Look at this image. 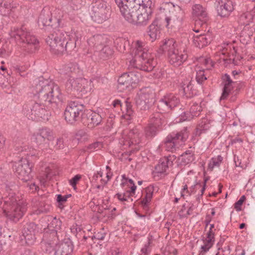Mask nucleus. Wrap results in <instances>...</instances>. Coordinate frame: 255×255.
<instances>
[{
  "instance_id": "f257e3e1",
  "label": "nucleus",
  "mask_w": 255,
  "mask_h": 255,
  "mask_svg": "<svg viewBox=\"0 0 255 255\" xmlns=\"http://www.w3.org/2000/svg\"><path fill=\"white\" fill-rule=\"evenodd\" d=\"M34 100L25 107L26 117L33 121H48L51 115L46 107L50 104L57 105L62 102L59 87L54 83L39 81L36 86Z\"/></svg>"
},
{
  "instance_id": "f03ea898",
  "label": "nucleus",
  "mask_w": 255,
  "mask_h": 255,
  "mask_svg": "<svg viewBox=\"0 0 255 255\" xmlns=\"http://www.w3.org/2000/svg\"><path fill=\"white\" fill-rule=\"evenodd\" d=\"M6 191L8 192L7 197L4 200L6 204L3 207V211L9 219L14 222H17L23 215L26 210V204L16 196L15 192L18 186L14 183H10L6 186Z\"/></svg>"
},
{
  "instance_id": "7ed1b4c3",
  "label": "nucleus",
  "mask_w": 255,
  "mask_h": 255,
  "mask_svg": "<svg viewBox=\"0 0 255 255\" xmlns=\"http://www.w3.org/2000/svg\"><path fill=\"white\" fill-rule=\"evenodd\" d=\"M131 2L120 7L121 14L128 22L136 25L144 26L152 17V8L138 6Z\"/></svg>"
},
{
  "instance_id": "20e7f679",
  "label": "nucleus",
  "mask_w": 255,
  "mask_h": 255,
  "mask_svg": "<svg viewBox=\"0 0 255 255\" xmlns=\"http://www.w3.org/2000/svg\"><path fill=\"white\" fill-rule=\"evenodd\" d=\"M133 54L134 58L130 61L129 66L149 72L152 70L156 64L155 55L147 52L145 43L141 41L135 42Z\"/></svg>"
},
{
  "instance_id": "39448f33",
  "label": "nucleus",
  "mask_w": 255,
  "mask_h": 255,
  "mask_svg": "<svg viewBox=\"0 0 255 255\" xmlns=\"http://www.w3.org/2000/svg\"><path fill=\"white\" fill-rule=\"evenodd\" d=\"M9 35L19 43H23L24 49L28 53L34 52L37 47L38 41L35 36L24 26L20 28L12 27Z\"/></svg>"
},
{
  "instance_id": "423d86ee",
  "label": "nucleus",
  "mask_w": 255,
  "mask_h": 255,
  "mask_svg": "<svg viewBox=\"0 0 255 255\" xmlns=\"http://www.w3.org/2000/svg\"><path fill=\"white\" fill-rule=\"evenodd\" d=\"M161 48L167 53L169 63L174 67L181 65L187 59L186 50L179 49L177 43L173 39L165 40Z\"/></svg>"
},
{
  "instance_id": "0eeeda50",
  "label": "nucleus",
  "mask_w": 255,
  "mask_h": 255,
  "mask_svg": "<svg viewBox=\"0 0 255 255\" xmlns=\"http://www.w3.org/2000/svg\"><path fill=\"white\" fill-rule=\"evenodd\" d=\"M68 38L67 32L59 29H55L46 38V42L50 48V50L54 54L61 55L66 52L65 38Z\"/></svg>"
},
{
  "instance_id": "6e6552de",
  "label": "nucleus",
  "mask_w": 255,
  "mask_h": 255,
  "mask_svg": "<svg viewBox=\"0 0 255 255\" xmlns=\"http://www.w3.org/2000/svg\"><path fill=\"white\" fill-rule=\"evenodd\" d=\"M92 19L99 23L103 22L110 16L111 9L107 2L103 0H93L89 7Z\"/></svg>"
},
{
  "instance_id": "1a4fd4ad",
  "label": "nucleus",
  "mask_w": 255,
  "mask_h": 255,
  "mask_svg": "<svg viewBox=\"0 0 255 255\" xmlns=\"http://www.w3.org/2000/svg\"><path fill=\"white\" fill-rule=\"evenodd\" d=\"M141 78L140 72L137 70L124 73L118 80V88L120 91L133 88Z\"/></svg>"
},
{
  "instance_id": "9d476101",
  "label": "nucleus",
  "mask_w": 255,
  "mask_h": 255,
  "mask_svg": "<svg viewBox=\"0 0 255 255\" xmlns=\"http://www.w3.org/2000/svg\"><path fill=\"white\" fill-rule=\"evenodd\" d=\"M141 136L142 133L137 128L132 129H126L121 133L119 143L128 146L132 144H137L140 142Z\"/></svg>"
},
{
  "instance_id": "9b49d317",
  "label": "nucleus",
  "mask_w": 255,
  "mask_h": 255,
  "mask_svg": "<svg viewBox=\"0 0 255 255\" xmlns=\"http://www.w3.org/2000/svg\"><path fill=\"white\" fill-rule=\"evenodd\" d=\"M31 167L26 158H22L18 162L14 163L13 169L19 179L27 182L31 178Z\"/></svg>"
},
{
  "instance_id": "f8f14e48",
  "label": "nucleus",
  "mask_w": 255,
  "mask_h": 255,
  "mask_svg": "<svg viewBox=\"0 0 255 255\" xmlns=\"http://www.w3.org/2000/svg\"><path fill=\"white\" fill-rule=\"evenodd\" d=\"M186 130L187 128H185L179 132L172 133L168 135L164 141L166 150L171 152L175 150L176 147L180 145L181 142H184L187 138L188 133Z\"/></svg>"
},
{
  "instance_id": "ddd939ff",
  "label": "nucleus",
  "mask_w": 255,
  "mask_h": 255,
  "mask_svg": "<svg viewBox=\"0 0 255 255\" xmlns=\"http://www.w3.org/2000/svg\"><path fill=\"white\" fill-rule=\"evenodd\" d=\"M154 102V93L147 89L141 90L136 98V105L141 110L149 109Z\"/></svg>"
},
{
  "instance_id": "4468645a",
  "label": "nucleus",
  "mask_w": 255,
  "mask_h": 255,
  "mask_svg": "<svg viewBox=\"0 0 255 255\" xmlns=\"http://www.w3.org/2000/svg\"><path fill=\"white\" fill-rule=\"evenodd\" d=\"M83 105L79 104L75 102H70L64 112L66 121L71 124H74L80 119V115H82L84 110Z\"/></svg>"
},
{
  "instance_id": "2eb2a0df",
  "label": "nucleus",
  "mask_w": 255,
  "mask_h": 255,
  "mask_svg": "<svg viewBox=\"0 0 255 255\" xmlns=\"http://www.w3.org/2000/svg\"><path fill=\"white\" fill-rule=\"evenodd\" d=\"M192 13L195 16L198 17L195 20V26H200L202 28L193 29V30L197 33L203 31V28L206 26L207 20V13L206 8L198 4H195L192 7Z\"/></svg>"
},
{
  "instance_id": "dca6fc26",
  "label": "nucleus",
  "mask_w": 255,
  "mask_h": 255,
  "mask_svg": "<svg viewBox=\"0 0 255 255\" xmlns=\"http://www.w3.org/2000/svg\"><path fill=\"white\" fill-rule=\"evenodd\" d=\"M179 104V99L172 94L165 95L158 102L157 108L160 112H169Z\"/></svg>"
},
{
  "instance_id": "f3484780",
  "label": "nucleus",
  "mask_w": 255,
  "mask_h": 255,
  "mask_svg": "<svg viewBox=\"0 0 255 255\" xmlns=\"http://www.w3.org/2000/svg\"><path fill=\"white\" fill-rule=\"evenodd\" d=\"M61 20L59 18H52L51 12L48 8H44L41 11L38 20V26L41 28L44 27L54 26L55 28L60 26Z\"/></svg>"
},
{
  "instance_id": "a211bd4d",
  "label": "nucleus",
  "mask_w": 255,
  "mask_h": 255,
  "mask_svg": "<svg viewBox=\"0 0 255 255\" xmlns=\"http://www.w3.org/2000/svg\"><path fill=\"white\" fill-rule=\"evenodd\" d=\"M37 232V227L35 223H29L24 225L22 231V236L28 245H33L36 240L35 235Z\"/></svg>"
},
{
  "instance_id": "6ab92c4d",
  "label": "nucleus",
  "mask_w": 255,
  "mask_h": 255,
  "mask_svg": "<svg viewBox=\"0 0 255 255\" xmlns=\"http://www.w3.org/2000/svg\"><path fill=\"white\" fill-rule=\"evenodd\" d=\"M82 123L89 128H93L98 126L102 121V116L98 113L92 112L82 115Z\"/></svg>"
},
{
  "instance_id": "aec40b11",
  "label": "nucleus",
  "mask_w": 255,
  "mask_h": 255,
  "mask_svg": "<svg viewBox=\"0 0 255 255\" xmlns=\"http://www.w3.org/2000/svg\"><path fill=\"white\" fill-rule=\"evenodd\" d=\"M217 8L218 14L221 17L228 16L234 10L233 3L231 0H217Z\"/></svg>"
},
{
  "instance_id": "412c9836",
  "label": "nucleus",
  "mask_w": 255,
  "mask_h": 255,
  "mask_svg": "<svg viewBox=\"0 0 255 255\" xmlns=\"http://www.w3.org/2000/svg\"><path fill=\"white\" fill-rule=\"evenodd\" d=\"M223 80L224 82V87L222 96L221 97V100L225 99L230 94L233 95H236L238 93V89L232 92L233 88V84H235L236 82L233 81L228 74H225L223 76Z\"/></svg>"
},
{
  "instance_id": "4be33fe9",
  "label": "nucleus",
  "mask_w": 255,
  "mask_h": 255,
  "mask_svg": "<svg viewBox=\"0 0 255 255\" xmlns=\"http://www.w3.org/2000/svg\"><path fill=\"white\" fill-rule=\"evenodd\" d=\"M176 159L174 155H169L159 160L158 164L155 167V171L158 173L165 172L169 166L172 165L173 161Z\"/></svg>"
},
{
  "instance_id": "5701e85b",
  "label": "nucleus",
  "mask_w": 255,
  "mask_h": 255,
  "mask_svg": "<svg viewBox=\"0 0 255 255\" xmlns=\"http://www.w3.org/2000/svg\"><path fill=\"white\" fill-rule=\"evenodd\" d=\"M65 87L66 90L68 93H73V94H75L76 93L80 92V91H82V88H81V78H70L66 82Z\"/></svg>"
},
{
  "instance_id": "b1692460",
  "label": "nucleus",
  "mask_w": 255,
  "mask_h": 255,
  "mask_svg": "<svg viewBox=\"0 0 255 255\" xmlns=\"http://www.w3.org/2000/svg\"><path fill=\"white\" fill-rule=\"evenodd\" d=\"M193 42L194 45L199 48L206 46L210 41L211 37L209 34L207 33H201L200 34H194Z\"/></svg>"
},
{
  "instance_id": "393cba45",
  "label": "nucleus",
  "mask_w": 255,
  "mask_h": 255,
  "mask_svg": "<svg viewBox=\"0 0 255 255\" xmlns=\"http://www.w3.org/2000/svg\"><path fill=\"white\" fill-rule=\"evenodd\" d=\"M157 117H153L151 120L152 123L146 128L145 129V135L148 137H152L155 136L157 132V127L162 124L161 119Z\"/></svg>"
},
{
  "instance_id": "a878e982",
  "label": "nucleus",
  "mask_w": 255,
  "mask_h": 255,
  "mask_svg": "<svg viewBox=\"0 0 255 255\" xmlns=\"http://www.w3.org/2000/svg\"><path fill=\"white\" fill-rule=\"evenodd\" d=\"M114 50L110 46L105 45L101 48L95 52V56L98 57L99 60H107L113 56Z\"/></svg>"
},
{
  "instance_id": "bb28decb",
  "label": "nucleus",
  "mask_w": 255,
  "mask_h": 255,
  "mask_svg": "<svg viewBox=\"0 0 255 255\" xmlns=\"http://www.w3.org/2000/svg\"><path fill=\"white\" fill-rule=\"evenodd\" d=\"M62 74L72 77L79 73L80 70L78 64L76 63H69L63 66L60 69Z\"/></svg>"
},
{
  "instance_id": "cd10ccee",
  "label": "nucleus",
  "mask_w": 255,
  "mask_h": 255,
  "mask_svg": "<svg viewBox=\"0 0 255 255\" xmlns=\"http://www.w3.org/2000/svg\"><path fill=\"white\" fill-rule=\"evenodd\" d=\"M105 42V40L104 36L99 34L91 37L88 40L89 45L90 46L95 47L96 49V51H98L104 46Z\"/></svg>"
},
{
  "instance_id": "c85d7f7f",
  "label": "nucleus",
  "mask_w": 255,
  "mask_h": 255,
  "mask_svg": "<svg viewBox=\"0 0 255 255\" xmlns=\"http://www.w3.org/2000/svg\"><path fill=\"white\" fill-rule=\"evenodd\" d=\"M250 10L251 11L244 12L240 15L239 22L241 24L245 26H250V23L252 22L255 13L253 12L252 8Z\"/></svg>"
},
{
  "instance_id": "c756f323",
  "label": "nucleus",
  "mask_w": 255,
  "mask_h": 255,
  "mask_svg": "<svg viewBox=\"0 0 255 255\" xmlns=\"http://www.w3.org/2000/svg\"><path fill=\"white\" fill-rule=\"evenodd\" d=\"M148 29V35L150 37V40L153 42L159 36L160 33L159 27L157 26V22L156 20L153 21L149 25Z\"/></svg>"
},
{
  "instance_id": "7c9ffc66",
  "label": "nucleus",
  "mask_w": 255,
  "mask_h": 255,
  "mask_svg": "<svg viewBox=\"0 0 255 255\" xmlns=\"http://www.w3.org/2000/svg\"><path fill=\"white\" fill-rule=\"evenodd\" d=\"M73 248L71 245L64 243L60 244L55 251L54 255H71Z\"/></svg>"
},
{
  "instance_id": "2f4dec72",
  "label": "nucleus",
  "mask_w": 255,
  "mask_h": 255,
  "mask_svg": "<svg viewBox=\"0 0 255 255\" xmlns=\"http://www.w3.org/2000/svg\"><path fill=\"white\" fill-rule=\"evenodd\" d=\"M255 29L250 26H245L240 33L241 41L245 43L247 42L252 36Z\"/></svg>"
},
{
  "instance_id": "473e14b6",
  "label": "nucleus",
  "mask_w": 255,
  "mask_h": 255,
  "mask_svg": "<svg viewBox=\"0 0 255 255\" xmlns=\"http://www.w3.org/2000/svg\"><path fill=\"white\" fill-rule=\"evenodd\" d=\"M210 128V125L207 119H202L198 124L195 134L196 135L200 136L201 133L204 132Z\"/></svg>"
},
{
  "instance_id": "72a5a7b5",
  "label": "nucleus",
  "mask_w": 255,
  "mask_h": 255,
  "mask_svg": "<svg viewBox=\"0 0 255 255\" xmlns=\"http://www.w3.org/2000/svg\"><path fill=\"white\" fill-rule=\"evenodd\" d=\"M178 10L179 11L178 12H176V10L173 8L171 11L170 15L165 18V21L167 23L166 25L167 27L168 26L170 22L174 23L180 17L182 11L179 7H178ZM169 11L170 12V11Z\"/></svg>"
},
{
  "instance_id": "f704fd0d",
  "label": "nucleus",
  "mask_w": 255,
  "mask_h": 255,
  "mask_svg": "<svg viewBox=\"0 0 255 255\" xmlns=\"http://www.w3.org/2000/svg\"><path fill=\"white\" fill-rule=\"evenodd\" d=\"M92 82L91 80L81 78V88H82V91H80V92L85 94L91 92L93 87Z\"/></svg>"
},
{
  "instance_id": "c9c22d12",
  "label": "nucleus",
  "mask_w": 255,
  "mask_h": 255,
  "mask_svg": "<svg viewBox=\"0 0 255 255\" xmlns=\"http://www.w3.org/2000/svg\"><path fill=\"white\" fill-rule=\"evenodd\" d=\"M11 7V4L9 1H3L2 0H0V12L2 15H6L9 14Z\"/></svg>"
},
{
  "instance_id": "e433bc0d",
  "label": "nucleus",
  "mask_w": 255,
  "mask_h": 255,
  "mask_svg": "<svg viewBox=\"0 0 255 255\" xmlns=\"http://www.w3.org/2000/svg\"><path fill=\"white\" fill-rule=\"evenodd\" d=\"M41 135L43 137L44 140L47 139L49 141L53 140L54 136L53 132L49 128H42L40 129L39 131Z\"/></svg>"
},
{
  "instance_id": "4c0bfd02",
  "label": "nucleus",
  "mask_w": 255,
  "mask_h": 255,
  "mask_svg": "<svg viewBox=\"0 0 255 255\" xmlns=\"http://www.w3.org/2000/svg\"><path fill=\"white\" fill-rule=\"evenodd\" d=\"M62 222L59 219L54 218L52 219L51 223L48 225V228L51 230L57 232L61 229Z\"/></svg>"
},
{
  "instance_id": "58836bf2",
  "label": "nucleus",
  "mask_w": 255,
  "mask_h": 255,
  "mask_svg": "<svg viewBox=\"0 0 255 255\" xmlns=\"http://www.w3.org/2000/svg\"><path fill=\"white\" fill-rule=\"evenodd\" d=\"M145 191L146 195L142 201V203L144 206H146L147 204L150 201L153 193V187L148 186L145 188Z\"/></svg>"
},
{
  "instance_id": "ea45409f",
  "label": "nucleus",
  "mask_w": 255,
  "mask_h": 255,
  "mask_svg": "<svg viewBox=\"0 0 255 255\" xmlns=\"http://www.w3.org/2000/svg\"><path fill=\"white\" fill-rule=\"evenodd\" d=\"M129 2L133 3V5H138V6L149 7V8H151L152 4V0H131Z\"/></svg>"
},
{
  "instance_id": "a19ab883",
  "label": "nucleus",
  "mask_w": 255,
  "mask_h": 255,
  "mask_svg": "<svg viewBox=\"0 0 255 255\" xmlns=\"http://www.w3.org/2000/svg\"><path fill=\"white\" fill-rule=\"evenodd\" d=\"M15 150L17 151L18 153L20 152H27V149H28V146L26 143L23 142H21V141H16V143L14 145ZM25 154V153H24ZM25 154H28V153H26Z\"/></svg>"
},
{
  "instance_id": "79ce46f5",
  "label": "nucleus",
  "mask_w": 255,
  "mask_h": 255,
  "mask_svg": "<svg viewBox=\"0 0 255 255\" xmlns=\"http://www.w3.org/2000/svg\"><path fill=\"white\" fill-rule=\"evenodd\" d=\"M182 160L186 163H189L194 160L193 154L190 151H185L182 155Z\"/></svg>"
},
{
  "instance_id": "37998d69",
  "label": "nucleus",
  "mask_w": 255,
  "mask_h": 255,
  "mask_svg": "<svg viewBox=\"0 0 255 255\" xmlns=\"http://www.w3.org/2000/svg\"><path fill=\"white\" fill-rule=\"evenodd\" d=\"M202 111V108L198 104L195 103L191 107L190 110V113L193 118L199 115L200 112Z\"/></svg>"
},
{
  "instance_id": "c03bdc74",
  "label": "nucleus",
  "mask_w": 255,
  "mask_h": 255,
  "mask_svg": "<svg viewBox=\"0 0 255 255\" xmlns=\"http://www.w3.org/2000/svg\"><path fill=\"white\" fill-rule=\"evenodd\" d=\"M51 143H49L51 147H54L56 149L62 148L64 147L63 140L62 138H58L55 141L54 139Z\"/></svg>"
},
{
  "instance_id": "a18cd8bd",
  "label": "nucleus",
  "mask_w": 255,
  "mask_h": 255,
  "mask_svg": "<svg viewBox=\"0 0 255 255\" xmlns=\"http://www.w3.org/2000/svg\"><path fill=\"white\" fill-rule=\"evenodd\" d=\"M75 138L78 141L83 142L88 139V135L84 130H79L76 132Z\"/></svg>"
},
{
  "instance_id": "49530a36",
  "label": "nucleus",
  "mask_w": 255,
  "mask_h": 255,
  "mask_svg": "<svg viewBox=\"0 0 255 255\" xmlns=\"http://www.w3.org/2000/svg\"><path fill=\"white\" fill-rule=\"evenodd\" d=\"M69 39V36L68 35V38H65V44H64L66 46V52H71L76 47L75 41Z\"/></svg>"
},
{
  "instance_id": "de8ad7c7",
  "label": "nucleus",
  "mask_w": 255,
  "mask_h": 255,
  "mask_svg": "<svg viewBox=\"0 0 255 255\" xmlns=\"http://www.w3.org/2000/svg\"><path fill=\"white\" fill-rule=\"evenodd\" d=\"M41 249L43 252L50 254L53 251L54 247L51 243L43 242L41 243Z\"/></svg>"
},
{
  "instance_id": "09e8293b",
  "label": "nucleus",
  "mask_w": 255,
  "mask_h": 255,
  "mask_svg": "<svg viewBox=\"0 0 255 255\" xmlns=\"http://www.w3.org/2000/svg\"><path fill=\"white\" fill-rule=\"evenodd\" d=\"M222 159L221 155L218 156L217 158H213L209 164V168L212 170L215 166H219Z\"/></svg>"
},
{
  "instance_id": "8fccbe9b",
  "label": "nucleus",
  "mask_w": 255,
  "mask_h": 255,
  "mask_svg": "<svg viewBox=\"0 0 255 255\" xmlns=\"http://www.w3.org/2000/svg\"><path fill=\"white\" fill-rule=\"evenodd\" d=\"M204 70H199L197 71L196 79L198 83L201 84L206 80H207L206 77L204 74Z\"/></svg>"
},
{
  "instance_id": "3c124183",
  "label": "nucleus",
  "mask_w": 255,
  "mask_h": 255,
  "mask_svg": "<svg viewBox=\"0 0 255 255\" xmlns=\"http://www.w3.org/2000/svg\"><path fill=\"white\" fill-rule=\"evenodd\" d=\"M193 118L192 116L191 115V114L188 112H184L183 114H181L179 118V121H176V122H181L185 121H189L191 119Z\"/></svg>"
},
{
  "instance_id": "603ef678",
  "label": "nucleus",
  "mask_w": 255,
  "mask_h": 255,
  "mask_svg": "<svg viewBox=\"0 0 255 255\" xmlns=\"http://www.w3.org/2000/svg\"><path fill=\"white\" fill-rule=\"evenodd\" d=\"M246 200L245 195H243L240 199L235 204L234 208L237 211H240L241 210V206Z\"/></svg>"
},
{
  "instance_id": "864d4df0",
  "label": "nucleus",
  "mask_w": 255,
  "mask_h": 255,
  "mask_svg": "<svg viewBox=\"0 0 255 255\" xmlns=\"http://www.w3.org/2000/svg\"><path fill=\"white\" fill-rule=\"evenodd\" d=\"M208 242L214 244L215 242V233L214 232L208 231L207 234V238L204 240Z\"/></svg>"
},
{
  "instance_id": "5fc2aeb1",
  "label": "nucleus",
  "mask_w": 255,
  "mask_h": 255,
  "mask_svg": "<svg viewBox=\"0 0 255 255\" xmlns=\"http://www.w3.org/2000/svg\"><path fill=\"white\" fill-rule=\"evenodd\" d=\"M81 178V176L79 174H77L69 180V183L70 185L75 189L76 188V185L77 182L80 180Z\"/></svg>"
},
{
  "instance_id": "6e6d98bb",
  "label": "nucleus",
  "mask_w": 255,
  "mask_h": 255,
  "mask_svg": "<svg viewBox=\"0 0 255 255\" xmlns=\"http://www.w3.org/2000/svg\"><path fill=\"white\" fill-rule=\"evenodd\" d=\"M203 241L204 245L201 246L200 249L201 250L203 251L204 252H207L212 247L214 244L204 240H203Z\"/></svg>"
},
{
  "instance_id": "4d7b16f0",
  "label": "nucleus",
  "mask_w": 255,
  "mask_h": 255,
  "mask_svg": "<svg viewBox=\"0 0 255 255\" xmlns=\"http://www.w3.org/2000/svg\"><path fill=\"white\" fill-rule=\"evenodd\" d=\"M33 136L34 137L35 141L38 144H41L45 141L42 135H41L39 131L36 133H35L33 135Z\"/></svg>"
},
{
  "instance_id": "13d9d810",
  "label": "nucleus",
  "mask_w": 255,
  "mask_h": 255,
  "mask_svg": "<svg viewBox=\"0 0 255 255\" xmlns=\"http://www.w3.org/2000/svg\"><path fill=\"white\" fill-rule=\"evenodd\" d=\"M126 116L130 118L133 115V111L131 109V106L129 103L126 102Z\"/></svg>"
},
{
  "instance_id": "bf43d9fd",
  "label": "nucleus",
  "mask_w": 255,
  "mask_h": 255,
  "mask_svg": "<svg viewBox=\"0 0 255 255\" xmlns=\"http://www.w3.org/2000/svg\"><path fill=\"white\" fill-rule=\"evenodd\" d=\"M192 88L193 87L190 82L186 85L184 84L183 86V90L185 94H190V92L192 90Z\"/></svg>"
},
{
  "instance_id": "052dcab7",
  "label": "nucleus",
  "mask_w": 255,
  "mask_h": 255,
  "mask_svg": "<svg viewBox=\"0 0 255 255\" xmlns=\"http://www.w3.org/2000/svg\"><path fill=\"white\" fill-rule=\"evenodd\" d=\"M28 182H29L27 184V186L29 187V189L32 190V191H36L39 188L38 186H36L35 183L30 180Z\"/></svg>"
},
{
  "instance_id": "680f3d73",
  "label": "nucleus",
  "mask_w": 255,
  "mask_h": 255,
  "mask_svg": "<svg viewBox=\"0 0 255 255\" xmlns=\"http://www.w3.org/2000/svg\"><path fill=\"white\" fill-rule=\"evenodd\" d=\"M102 143L100 142H95L89 145V149L91 150H97L102 147Z\"/></svg>"
},
{
  "instance_id": "e2e57ef3",
  "label": "nucleus",
  "mask_w": 255,
  "mask_h": 255,
  "mask_svg": "<svg viewBox=\"0 0 255 255\" xmlns=\"http://www.w3.org/2000/svg\"><path fill=\"white\" fill-rule=\"evenodd\" d=\"M115 2L120 8L122 6H124L125 4H129V0H115Z\"/></svg>"
},
{
  "instance_id": "0e129e2a",
  "label": "nucleus",
  "mask_w": 255,
  "mask_h": 255,
  "mask_svg": "<svg viewBox=\"0 0 255 255\" xmlns=\"http://www.w3.org/2000/svg\"><path fill=\"white\" fill-rule=\"evenodd\" d=\"M123 195L124 198L126 199V201H129V200H130V201H132V199L131 198V197L133 195H131V194L128 191H127L126 192H125L123 194Z\"/></svg>"
},
{
  "instance_id": "69168bd1",
  "label": "nucleus",
  "mask_w": 255,
  "mask_h": 255,
  "mask_svg": "<svg viewBox=\"0 0 255 255\" xmlns=\"http://www.w3.org/2000/svg\"><path fill=\"white\" fill-rule=\"evenodd\" d=\"M106 234L103 232H98L95 235V237L98 240H103L105 238Z\"/></svg>"
},
{
  "instance_id": "338daca9",
  "label": "nucleus",
  "mask_w": 255,
  "mask_h": 255,
  "mask_svg": "<svg viewBox=\"0 0 255 255\" xmlns=\"http://www.w3.org/2000/svg\"><path fill=\"white\" fill-rule=\"evenodd\" d=\"M57 201L59 203H62L67 201V197H65V196H62L60 194L58 195Z\"/></svg>"
},
{
  "instance_id": "774afa93",
  "label": "nucleus",
  "mask_w": 255,
  "mask_h": 255,
  "mask_svg": "<svg viewBox=\"0 0 255 255\" xmlns=\"http://www.w3.org/2000/svg\"><path fill=\"white\" fill-rule=\"evenodd\" d=\"M121 41H122L121 42H122V44H123V45H122V46H120L119 50L121 52H124L126 50V45H128V42L125 41V40H122Z\"/></svg>"
}]
</instances>
